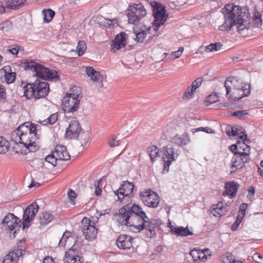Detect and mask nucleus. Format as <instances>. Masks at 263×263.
<instances>
[{
	"label": "nucleus",
	"instance_id": "f257e3e1",
	"mask_svg": "<svg viewBox=\"0 0 263 263\" xmlns=\"http://www.w3.org/2000/svg\"><path fill=\"white\" fill-rule=\"evenodd\" d=\"M37 128V125L27 122L21 124L17 130L12 133L11 138L16 144L14 146L16 153L27 155L39 149L36 142L38 139Z\"/></svg>",
	"mask_w": 263,
	"mask_h": 263
},
{
	"label": "nucleus",
	"instance_id": "f03ea898",
	"mask_svg": "<svg viewBox=\"0 0 263 263\" xmlns=\"http://www.w3.org/2000/svg\"><path fill=\"white\" fill-rule=\"evenodd\" d=\"M224 21L219 27V30L229 31L234 26L239 34L243 33L251 26V17L248 11L242 12L241 7L232 3L226 4L221 10Z\"/></svg>",
	"mask_w": 263,
	"mask_h": 263
},
{
	"label": "nucleus",
	"instance_id": "7ed1b4c3",
	"mask_svg": "<svg viewBox=\"0 0 263 263\" xmlns=\"http://www.w3.org/2000/svg\"><path fill=\"white\" fill-rule=\"evenodd\" d=\"M241 140L237 141L236 144L230 146V150L234 154L232 160L230 173L235 172L237 170L242 168L245 163L249 160L250 147L245 143L247 139V135L242 134L239 136Z\"/></svg>",
	"mask_w": 263,
	"mask_h": 263
},
{
	"label": "nucleus",
	"instance_id": "20e7f679",
	"mask_svg": "<svg viewBox=\"0 0 263 263\" xmlns=\"http://www.w3.org/2000/svg\"><path fill=\"white\" fill-rule=\"evenodd\" d=\"M224 86L226 95L233 99H241L250 93V85L243 84L241 80L234 77H229L225 82Z\"/></svg>",
	"mask_w": 263,
	"mask_h": 263
},
{
	"label": "nucleus",
	"instance_id": "39448f33",
	"mask_svg": "<svg viewBox=\"0 0 263 263\" xmlns=\"http://www.w3.org/2000/svg\"><path fill=\"white\" fill-rule=\"evenodd\" d=\"M81 94V90L78 86H74L70 89L62 99V106L65 112L72 113L78 110Z\"/></svg>",
	"mask_w": 263,
	"mask_h": 263
},
{
	"label": "nucleus",
	"instance_id": "423d86ee",
	"mask_svg": "<svg viewBox=\"0 0 263 263\" xmlns=\"http://www.w3.org/2000/svg\"><path fill=\"white\" fill-rule=\"evenodd\" d=\"M25 69L35 72V76L42 80H52L58 77V72L53 69L46 68L33 61H27L25 63Z\"/></svg>",
	"mask_w": 263,
	"mask_h": 263
},
{
	"label": "nucleus",
	"instance_id": "0eeeda50",
	"mask_svg": "<svg viewBox=\"0 0 263 263\" xmlns=\"http://www.w3.org/2000/svg\"><path fill=\"white\" fill-rule=\"evenodd\" d=\"M1 224L7 233L15 237L16 233L20 231L22 226L21 220L13 213H8L4 217Z\"/></svg>",
	"mask_w": 263,
	"mask_h": 263
},
{
	"label": "nucleus",
	"instance_id": "6e6552de",
	"mask_svg": "<svg viewBox=\"0 0 263 263\" xmlns=\"http://www.w3.org/2000/svg\"><path fill=\"white\" fill-rule=\"evenodd\" d=\"M151 5L155 18L153 27L154 30L157 31L158 30L159 28L165 23L168 14L166 13L165 7L161 4L153 2L151 3Z\"/></svg>",
	"mask_w": 263,
	"mask_h": 263
},
{
	"label": "nucleus",
	"instance_id": "1a4fd4ad",
	"mask_svg": "<svg viewBox=\"0 0 263 263\" xmlns=\"http://www.w3.org/2000/svg\"><path fill=\"white\" fill-rule=\"evenodd\" d=\"M128 13L127 14L128 21L129 23L136 25L146 15V11L141 3L133 4L129 5Z\"/></svg>",
	"mask_w": 263,
	"mask_h": 263
},
{
	"label": "nucleus",
	"instance_id": "9d476101",
	"mask_svg": "<svg viewBox=\"0 0 263 263\" xmlns=\"http://www.w3.org/2000/svg\"><path fill=\"white\" fill-rule=\"evenodd\" d=\"M139 197L145 205L152 208L157 207L160 202V198L158 194L149 189L140 191Z\"/></svg>",
	"mask_w": 263,
	"mask_h": 263
},
{
	"label": "nucleus",
	"instance_id": "9b49d317",
	"mask_svg": "<svg viewBox=\"0 0 263 263\" xmlns=\"http://www.w3.org/2000/svg\"><path fill=\"white\" fill-rule=\"evenodd\" d=\"M81 248L77 243H74L66 252L63 259L64 263H83V257L81 256Z\"/></svg>",
	"mask_w": 263,
	"mask_h": 263
},
{
	"label": "nucleus",
	"instance_id": "f8f14e48",
	"mask_svg": "<svg viewBox=\"0 0 263 263\" xmlns=\"http://www.w3.org/2000/svg\"><path fill=\"white\" fill-rule=\"evenodd\" d=\"M151 22L148 21H144L136 25L134 27V32L136 35L134 37L137 42L143 43L147 34L151 33L152 27Z\"/></svg>",
	"mask_w": 263,
	"mask_h": 263
},
{
	"label": "nucleus",
	"instance_id": "ddd939ff",
	"mask_svg": "<svg viewBox=\"0 0 263 263\" xmlns=\"http://www.w3.org/2000/svg\"><path fill=\"white\" fill-rule=\"evenodd\" d=\"M81 229L85 238L88 240H93L97 236L98 229L90 219L86 217H84L81 221Z\"/></svg>",
	"mask_w": 263,
	"mask_h": 263
},
{
	"label": "nucleus",
	"instance_id": "4468645a",
	"mask_svg": "<svg viewBox=\"0 0 263 263\" xmlns=\"http://www.w3.org/2000/svg\"><path fill=\"white\" fill-rule=\"evenodd\" d=\"M177 155L172 146L168 145L163 148L162 160L163 164V173L168 172L170 166L172 162L175 160Z\"/></svg>",
	"mask_w": 263,
	"mask_h": 263
},
{
	"label": "nucleus",
	"instance_id": "2eb2a0df",
	"mask_svg": "<svg viewBox=\"0 0 263 263\" xmlns=\"http://www.w3.org/2000/svg\"><path fill=\"white\" fill-rule=\"evenodd\" d=\"M39 207L35 203H33L27 206L24 212L22 220L23 228H28L31 222L34 219L39 211Z\"/></svg>",
	"mask_w": 263,
	"mask_h": 263
},
{
	"label": "nucleus",
	"instance_id": "dca6fc26",
	"mask_svg": "<svg viewBox=\"0 0 263 263\" xmlns=\"http://www.w3.org/2000/svg\"><path fill=\"white\" fill-rule=\"evenodd\" d=\"M129 208L130 205L126 204L122 208L119 209L118 213L115 215V218L120 224L133 227L132 224L135 223L129 221L130 217Z\"/></svg>",
	"mask_w": 263,
	"mask_h": 263
},
{
	"label": "nucleus",
	"instance_id": "f3484780",
	"mask_svg": "<svg viewBox=\"0 0 263 263\" xmlns=\"http://www.w3.org/2000/svg\"><path fill=\"white\" fill-rule=\"evenodd\" d=\"M134 185L132 182L125 181L122 182L118 190L114 192L117 196L118 201L122 202L125 197L131 195L133 192Z\"/></svg>",
	"mask_w": 263,
	"mask_h": 263
},
{
	"label": "nucleus",
	"instance_id": "a211bd4d",
	"mask_svg": "<svg viewBox=\"0 0 263 263\" xmlns=\"http://www.w3.org/2000/svg\"><path fill=\"white\" fill-rule=\"evenodd\" d=\"M203 79L202 77L197 78L191 85L188 86L183 93L181 98L184 101H188L194 97L196 90L202 84Z\"/></svg>",
	"mask_w": 263,
	"mask_h": 263
},
{
	"label": "nucleus",
	"instance_id": "6ab92c4d",
	"mask_svg": "<svg viewBox=\"0 0 263 263\" xmlns=\"http://www.w3.org/2000/svg\"><path fill=\"white\" fill-rule=\"evenodd\" d=\"M127 35L124 32H121L116 35L115 39L112 41L110 44V50L112 52L125 47L127 44Z\"/></svg>",
	"mask_w": 263,
	"mask_h": 263
},
{
	"label": "nucleus",
	"instance_id": "aec40b11",
	"mask_svg": "<svg viewBox=\"0 0 263 263\" xmlns=\"http://www.w3.org/2000/svg\"><path fill=\"white\" fill-rule=\"evenodd\" d=\"M82 131V128L77 120H72L69 123L66 129L65 137L69 139H77Z\"/></svg>",
	"mask_w": 263,
	"mask_h": 263
},
{
	"label": "nucleus",
	"instance_id": "412c9836",
	"mask_svg": "<svg viewBox=\"0 0 263 263\" xmlns=\"http://www.w3.org/2000/svg\"><path fill=\"white\" fill-rule=\"evenodd\" d=\"M35 99H39L46 97L49 90V84L37 79L34 83Z\"/></svg>",
	"mask_w": 263,
	"mask_h": 263
},
{
	"label": "nucleus",
	"instance_id": "4be33fe9",
	"mask_svg": "<svg viewBox=\"0 0 263 263\" xmlns=\"http://www.w3.org/2000/svg\"><path fill=\"white\" fill-rule=\"evenodd\" d=\"M190 254L194 261L204 262L207 260L208 256H211L212 251L209 248H205L203 250L194 249L191 251Z\"/></svg>",
	"mask_w": 263,
	"mask_h": 263
},
{
	"label": "nucleus",
	"instance_id": "5701e85b",
	"mask_svg": "<svg viewBox=\"0 0 263 263\" xmlns=\"http://www.w3.org/2000/svg\"><path fill=\"white\" fill-rule=\"evenodd\" d=\"M133 238L126 234L119 236L116 240V245L118 248L123 250H128L133 247Z\"/></svg>",
	"mask_w": 263,
	"mask_h": 263
},
{
	"label": "nucleus",
	"instance_id": "b1692460",
	"mask_svg": "<svg viewBox=\"0 0 263 263\" xmlns=\"http://www.w3.org/2000/svg\"><path fill=\"white\" fill-rule=\"evenodd\" d=\"M229 205L222 202H218L216 204L212 205L210 208L211 215L216 217H221L226 214L229 210Z\"/></svg>",
	"mask_w": 263,
	"mask_h": 263
},
{
	"label": "nucleus",
	"instance_id": "393cba45",
	"mask_svg": "<svg viewBox=\"0 0 263 263\" xmlns=\"http://www.w3.org/2000/svg\"><path fill=\"white\" fill-rule=\"evenodd\" d=\"M132 224L133 227L139 230L145 229L147 231V235H149L150 237L154 235L155 233L156 224L150 222L149 219H145V220H142L141 223L138 224L137 222L133 223Z\"/></svg>",
	"mask_w": 263,
	"mask_h": 263
},
{
	"label": "nucleus",
	"instance_id": "a878e982",
	"mask_svg": "<svg viewBox=\"0 0 263 263\" xmlns=\"http://www.w3.org/2000/svg\"><path fill=\"white\" fill-rule=\"evenodd\" d=\"M239 185L234 181H228L224 183V192L223 195L228 196L230 198H232L237 194Z\"/></svg>",
	"mask_w": 263,
	"mask_h": 263
},
{
	"label": "nucleus",
	"instance_id": "bb28decb",
	"mask_svg": "<svg viewBox=\"0 0 263 263\" xmlns=\"http://www.w3.org/2000/svg\"><path fill=\"white\" fill-rule=\"evenodd\" d=\"M128 204L130 205V214L132 213L135 214L136 215L135 217L138 219L140 218L141 221L142 220H145V219H148V218L146 216L145 212L143 211L142 208L141 206L135 203L132 204V202Z\"/></svg>",
	"mask_w": 263,
	"mask_h": 263
},
{
	"label": "nucleus",
	"instance_id": "cd10ccee",
	"mask_svg": "<svg viewBox=\"0 0 263 263\" xmlns=\"http://www.w3.org/2000/svg\"><path fill=\"white\" fill-rule=\"evenodd\" d=\"M53 152L58 160H67L70 158L66 147L61 145H57Z\"/></svg>",
	"mask_w": 263,
	"mask_h": 263
},
{
	"label": "nucleus",
	"instance_id": "c85d7f7f",
	"mask_svg": "<svg viewBox=\"0 0 263 263\" xmlns=\"http://www.w3.org/2000/svg\"><path fill=\"white\" fill-rule=\"evenodd\" d=\"M85 72L90 79L94 82H99L103 79V76L101 73L91 66L86 67Z\"/></svg>",
	"mask_w": 263,
	"mask_h": 263
},
{
	"label": "nucleus",
	"instance_id": "c756f323",
	"mask_svg": "<svg viewBox=\"0 0 263 263\" xmlns=\"http://www.w3.org/2000/svg\"><path fill=\"white\" fill-rule=\"evenodd\" d=\"M170 228L171 232L176 236H187L193 234V233L188 229L187 227L184 228L180 226H171Z\"/></svg>",
	"mask_w": 263,
	"mask_h": 263
},
{
	"label": "nucleus",
	"instance_id": "7c9ffc66",
	"mask_svg": "<svg viewBox=\"0 0 263 263\" xmlns=\"http://www.w3.org/2000/svg\"><path fill=\"white\" fill-rule=\"evenodd\" d=\"M172 141L175 144L179 146H183L189 143L190 138L189 134L186 133H184L181 135H176L173 138Z\"/></svg>",
	"mask_w": 263,
	"mask_h": 263
},
{
	"label": "nucleus",
	"instance_id": "2f4dec72",
	"mask_svg": "<svg viewBox=\"0 0 263 263\" xmlns=\"http://www.w3.org/2000/svg\"><path fill=\"white\" fill-rule=\"evenodd\" d=\"M22 255L20 250L10 252L6 255L3 260V263H17L19 257Z\"/></svg>",
	"mask_w": 263,
	"mask_h": 263
},
{
	"label": "nucleus",
	"instance_id": "473e14b6",
	"mask_svg": "<svg viewBox=\"0 0 263 263\" xmlns=\"http://www.w3.org/2000/svg\"><path fill=\"white\" fill-rule=\"evenodd\" d=\"M75 241L74 238L71 237V233L69 231H65L61 238L59 245L61 247H69L72 242Z\"/></svg>",
	"mask_w": 263,
	"mask_h": 263
},
{
	"label": "nucleus",
	"instance_id": "72a5a7b5",
	"mask_svg": "<svg viewBox=\"0 0 263 263\" xmlns=\"http://www.w3.org/2000/svg\"><path fill=\"white\" fill-rule=\"evenodd\" d=\"M1 71H3L5 74L6 82L7 84L13 83L15 79L16 73L12 71L10 66H5L2 69Z\"/></svg>",
	"mask_w": 263,
	"mask_h": 263
},
{
	"label": "nucleus",
	"instance_id": "f704fd0d",
	"mask_svg": "<svg viewBox=\"0 0 263 263\" xmlns=\"http://www.w3.org/2000/svg\"><path fill=\"white\" fill-rule=\"evenodd\" d=\"M34 83H28L26 85L24 89V96L27 99L35 98V90Z\"/></svg>",
	"mask_w": 263,
	"mask_h": 263
},
{
	"label": "nucleus",
	"instance_id": "c9c22d12",
	"mask_svg": "<svg viewBox=\"0 0 263 263\" xmlns=\"http://www.w3.org/2000/svg\"><path fill=\"white\" fill-rule=\"evenodd\" d=\"M54 219V216L48 212H43L39 216V220L41 225H47Z\"/></svg>",
	"mask_w": 263,
	"mask_h": 263
},
{
	"label": "nucleus",
	"instance_id": "e433bc0d",
	"mask_svg": "<svg viewBox=\"0 0 263 263\" xmlns=\"http://www.w3.org/2000/svg\"><path fill=\"white\" fill-rule=\"evenodd\" d=\"M87 49L86 43L84 41L78 42L76 49H71V52L75 51L79 57L82 56L85 53Z\"/></svg>",
	"mask_w": 263,
	"mask_h": 263
},
{
	"label": "nucleus",
	"instance_id": "4c0bfd02",
	"mask_svg": "<svg viewBox=\"0 0 263 263\" xmlns=\"http://www.w3.org/2000/svg\"><path fill=\"white\" fill-rule=\"evenodd\" d=\"M147 152L152 161L154 162L155 159L158 156L159 149L157 146L152 145L147 148Z\"/></svg>",
	"mask_w": 263,
	"mask_h": 263
},
{
	"label": "nucleus",
	"instance_id": "58836bf2",
	"mask_svg": "<svg viewBox=\"0 0 263 263\" xmlns=\"http://www.w3.org/2000/svg\"><path fill=\"white\" fill-rule=\"evenodd\" d=\"M253 26L255 27H259L262 25L261 14L257 12H254V15L252 18Z\"/></svg>",
	"mask_w": 263,
	"mask_h": 263
},
{
	"label": "nucleus",
	"instance_id": "ea45409f",
	"mask_svg": "<svg viewBox=\"0 0 263 263\" xmlns=\"http://www.w3.org/2000/svg\"><path fill=\"white\" fill-rule=\"evenodd\" d=\"M58 115L57 113L53 114L51 115L48 118L41 121L40 123L44 125H52L56 123L58 120Z\"/></svg>",
	"mask_w": 263,
	"mask_h": 263
},
{
	"label": "nucleus",
	"instance_id": "a19ab883",
	"mask_svg": "<svg viewBox=\"0 0 263 263\" xmlns=\"http://www.w3.org/2000/svg\"><path fill=\"white\" fill-rule=\"evenodd\" d=\"M9 148V142L4 137H0V154L7 152Z\"/></svg>",
	"mask_w": 263,
	"mask_h": 263
},
{
	"label": "nucleus",
	"instance_id": "79ce46f5",
	"mask_svg": "<svg viewBox=\"0 0 263 263\" xmlns=\"http://www.w3.org/2000/svg\"><path fill=\"white\" fill-rule=\"evenodd\" d=\"M219 101V97L217 94L213 92L209 96H208L205 99V103L206 105H209L211 104L217 102Z\"/></svg>",
	"mask_w": 263,
	"mask_h": 263
},
{
	"label": "nucleus",
	"instance_id": "37998d69",
	"mask_svg": "<svg viewBox=\"0 0 263 263\" xmlns=\"http://www.w3.org/2000/svg\"><path fill=\"white\" fill-rule=\"evenodd\" d=\"M222 47V44L219 42L210 44L205 48L206 52H213L219 50Z\"/></svg>",
	"mask_w": 263,
	"mask_h": 263
},
{
	"label": "nucleus",
	"instance_id": "c03bdc74",
	"mask_svg": "<svg viewBox=\"0 0 263 263\" xmlns=\"http://www.w3.org/2000/svg\"><path fill=\"white\" fill-rule=\"evenodd\" d=\"M43 14L44 16V21L47 23H49L53 18V16L55 15V12L52 10L48 9L47 10H44L43 11Z\"/></svg>",
	"mask_w": 263,
	"mask_h": 263
},
{
	"label": "nucleus",
	"instance_id": "a18cd8bd",
	"mask_svg": "<svg viewBox=\"0 0 263 263\" xmlns=\"http://www.w3.org/2000/svg\"><path fill=\"white\" fill-rule=\"evenodd\" d=\"M120 141L115 135L110 136L107 140V144L110 147L118 146L120 144Z\"/></svg>",
	"mask_w": 263,
	"mask_h": 263
},
{
	"label": "nucleus",
	"instance_id": "49530a36",
	"mask_svg": "<svg viewBox=\"0 0 263 263\" xmlns=\"http://www.w3.org/2000/svg\"><path fill=\"white\" fill-rule=\"evenodd\" d=\"M67 196L69 200V202L70 204L72 205H75V199L77 197L76 193L73 190L69 189L67 191Z\"/></svg>",
	"mask_w": 263,
	"mask_h": 263
},
{
	"label": "nucleus",
	"instance_id": "de8ad7c7",
	"mask_svg": "<svg viewBox=\"0 0 263 263\" xmlns=\"http://www.w3.org/2000/svg\"><path fill=\"white\" fill-rule=\"evenodd\" d=\"M23 4V0H10L8 1L7 3V7L9 8L15 9Z\"/></svg>",
	"mask_w": 263,
	"mask_h": 263
},
{
	"label": "nucleus",
	"instance_id": "09e8293b",
	"mask_svg": "<svg viewBox=\"0 0 263 263\" xmlns=\"http://www.w3.org/2000/svg\"><path fill=\"white\" fill-rule=\"evenodd\" d=\"M45 161L48 163L51 164L53 166H56L58 159L55 157L54 153L52 152L51 154L48 155L46 158Z\"/></svg>",
	"mask_w": 263,
	"mask_h": 263
},
{
	"label": "nucleus",
	"instance_id": "8fccbe9b",
	"mask_svg": "<svg viewBox=\"0 0 263 263\" xmlns=\"http://www.w3.org/2000/svg\"><path fill=\"white\" fill-rule=\"evenodd\" d=\"M237 128L235 126L228 125L226 127V132L229 136H236L238 135Z\"/></svg>",
	"mask_w": 263,
	"mask_h": 263
},
{
	"label": "nucleus",
	"instance_id": "3c124183",
	"mask_svg": "<svg viewBox=\"0 0 263 263\" xmlns=\"http://www.w3.org/2000/svg\"><path fill=\"white\" fill-rule=\"evenodd\" d=\"M221 259L223 263H233L235 257L232 254L228 252L222 257Z\"/></svg>",
	"mask_w": 263,
	"mask_h": 263
},
{
	"label": "nucleus",
	"instance_id": "603ef678",
	"mask_svg": "<svg viewBox=\"0 0 263 263\" xmlns=\"http://www.w3.org/2000/svg\"><path fill=\"white\" fill-rule=\"evenodd\" d=\"M12 24L10 21H5L1 24V29L4 31H8L11 29Z\"/></svg>",
	"mask_w": 263,
	"mask_h": 263
},
{
	"label": "nucleus",
	"instance_id": "864d4df0",
	"mask_svg": "<svg viewBox=\"0 0 263 263\" xmlns=\"http://www.w3.org/2000/svg\"><path fill=\"white\" fill-rule=\"evenodd\" d=\"M199 131L204 132L206 133H211V134L215 133V132L214 130H213L212 129H211V128L208 127H199L197 128L192 129V132L193 133H195V132H199Z\"/></svg>",
	"mask_w": 263,
	"mask_h": 263
},
{
	"label": "nucleus",
	"instance_id": "5fc2aeb1",
	"mask_svg": "<svg viewBox=\"0 0 263 263\" xmlns=\"http://www.w3.org/2000/svg\"><path fill=\"white\" fill-rule=\"evenodd\" d=\"M243 217H242V215L239 216L237 215V219L235 222L231 226V230L232 231H235L238 228V226L241 222Z\"/></svg>",
	"mask_w": 263,
	"mask_h": 263
},
{
	"label": "nucleus",
	"instance_id": "6e6d98bb",
	"mask_svg": "<svg viewBox=\"0 0 263 263\" xmlns=\"http://www.w3.org/2000/svg\"><path fill=\"white\" fill-rule=\"evenodd\" d=\"M184 50V48L183 47H180L179 48L177 51L172 52L170 54V55L173 57V59L179 58L181 57L183 51Z\"/></svg>",
	"mask_w": 263,
	"mask_h": 263
},
{
	"label": "nucleus",
	"instance_id": "4d7b16f0",
	"mask_svg": "<svg viewBox=\"0 0 263 263\" xmlns=\"http://www.w3.org/2000/svg\"><path fill=\"white\" fill-rule=\"evenodd\" d=\"M101 183V180L98 181L96 182L94 184L95 186L96 187L95 191V194L96 196H100L102 194V190L101 187H100V184Z\"/></svg>",
	"mask_w": 263,
	"mask_h": 263
},
{
	"label": "nucleus",
	"instance_id": "13d9d810",
	"mask_svg": "<svg viewBox=\"0 0 263 263\" xmlns=\"http://www.w3.org/2000/svg\"><path fill=\"white\" fill-rule=\"evenodd\" d=\"M247 206L248 204L247 203H243L241 204L239 207V212L237 215H242V217H244Z\"/></svg>",
	"mask_w": 263,
	"mask_h": 263
},
{
	"label": "nucleus",
	"instance_id": "bf43d9fd",
	"mask_svg": "<svg viewBox=\"0 0 263 263\" xmlns=\"http://www.w3.org/2000/svg\"><path fill=\"white\" fill-rule=\"evenodd\" d=\"M252 258L254 261L257 263H263V256L260 255L259 253L254 254Z\"/></svg>",
	"mask_w": 263,
	"mask_h": 263
},
{
	"label": "nucleus",
	"instance_id": "052dcab7",
	"mask_svg": "<svg viewBox=\"0 0 263 263\" xmlns=\"http://www.w3.org/2000/svg\"><path fill=\"white\" fill-rule=\"evenodd\" d=\"M8 51L13 55H16L18 53V47L16 45L9 46Z\"/></svg>",
	"mask_w": 263,
	"mask_h": 263
},
{
	"label": "nucleus",
	"instance_id": "680f3d73",
	"mask_svg": "<svg viewBox=\"0 0 263 263\" xmlns=\"http://www.w3.org/2000/svg\"><path fill=\"white\" fill-rule=\"evenodd\" d=\"M81 138L84 139V141H81L82 145L84 146V145L86 144L89 140V136L87 133H82L81 135Z\"/></svg>",
	"mask_w": 263,
	"mask_h": 263
},
{
	"label": "nucleus",
	"instance_id": "e2e57ef3",
	"mask_svg": "<svg viewBox=\"0 0 263 263\" xmlns=\"http://www.w3.org/2000/svg\"><path fill=\"white\" fill-rule=\"evenodd\" d=\"M255 190L254 187L251 186L249 187L248 190V194L247 196L248 198L251 199L254 196V194H255Z\"/></svg>",
	"mask_w": 263,
	"mask_h": 263
},
{
	"label": "nucleus",
	"instance_id": "0e129e2a",
	"mask_svg": "<svg viewBox=\"0 0 263 263\" xmlns=\"http://www.w3.org/2000/svg\"><path fill=\"white\" fill-rule=\"evenodd\" d=\"M248 114L247 112H245L244 110H239L235 111L233 113V115L234 116L239 117H241L242 116H243L246 115Z\"/></svg>",
	"mask_w": 263,
	"mask_h": 263
},
{
	"label": "nucleus",
	"instance_id": "69168bd1",
	"mask_svg": "<svg viewBox=\"0 0 263 263\" xmlns=\"http://www.w3.org/2000/svg\"><path fill=\"white\" fill-rule=\"evenodd\" d=\"M6 92L4 87L0 85V98H5Z\"/></svg>",
	"mask_w": 263,
	"mask_h": 263
},
{
	"label": "nucleus",
	"instance_id": "338daca9",
	"mask_svg": "<svg viewBox=\"0 0 263 263\" xmlns=\"http://www.w3.org/2000/svg\"><path fill=\"white\" fill-rule=\"evenodd\" d=\"M43 263H54V260L52 257L46 256L44 259Z\"/></svg>",
	"mask_w": 263,
	"mask_h": 263
},
{
	"label": "nucleus",
	"instance_id": "774afa93",
	"mask_svg": "<svg viewBox=\"0 0 263 263\" xmlns=\"http://www.w3.org/2000/svg\"><path fill=\"white\" fill-rule=\"evenodd\" d=\"M41 185V184L38 183V182H35L34 181H32L31 183V184L29 185V187L30 188L32 187H38V186H40Z\"/></svg>",
	"mask_w": 263,
	"mask_h": 263
}]
</instances>
